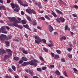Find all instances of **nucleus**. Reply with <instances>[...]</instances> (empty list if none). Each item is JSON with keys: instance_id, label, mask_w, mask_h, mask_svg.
I'll return each instance as SVG.
<instances>
[{"instance_id": "1", "label": "nucleus", "mask_w": 78, "mask_h": 78, "mask_svg": "<svg viewBox=\"0 0 78 78\" xmlns=\"http://www.w3.org/2000/svg\"><path fill=\"white\" fill-rule=\"evenodd\" d=\"M5 39L9 40V39H10V37H7L5 35L1 34L0 36V40L2 42H4L5 41Z\"/></svg>"}, {"instance_id": "2", "label": "nucleus", "mask_w": 78, "mask_h": 78, "mask_svg": "<svg viewBox=\"0 0 78 78\" xmlns=\"http://www.w3.org/2000/svg\"><path fill=\"white\" fill-rule=\"evenodd\" d=\"M37 60L36 59H34L31 61H29L28 63L30 66H36L37 64L36 62H37Z\"/></svg>"}, {"instance_id": "3", "label": "nucleus", "mask_w": 78, "mask_h": 78, "mask_svg": "<svg viewBox=\"0 0 78 78\" xmlns=\"http://www.w3.org/2000/svg\"><path fill=\"white\" fill-rule=\"evenodd\" d=\"M48 28L49 29V31L50 32H52L53 30V28L50 25L48 26Z\"/></svg>"}, {"instance_id": "4", "label": "nucleus", "mask_w": 78, "mask_h": 78, "mask_svg": "<svg viewBox=\"0 0 78 78\" xmlns=\"http://www.w3.org/2000/svg\"><path fill=\"white\" fill-rule=\"evenodd\" d=\"M6 51L8 53V54L10 56H11L12 55V51H11V50L10 49H7L6 50Z\"/></svg>"}, {"instance_id": "5", "label": "nucleus", "mask_w": 78, "mask_h": 78, "mask_svg": "<svg viewBox=\"0 0 78 78\" xmlns=\"http://www.w3.org/2000/svg\"><path fill=\"white\" fill-rule=\"evenodd\" d=\"M7 18L9 19L10 22H12L13 21H14V19H15V17H8Z\"/></svg>"}, {"instance_id": "6", "label": "nucleus", "mask_w": 78, "mask_h": 78, "mask_svg": "<svg viewBox=\"0 0 78 78\" xmlns=\"http://www.w3.org/2000/svg\"><path fill=\"white\" fill-rule=\"evenodd\" d=\"M42 39H39V40H35V42L37 44H40L41 42H42Z\"/></svg>"}, {"instance_id": "7", "label": "nucleus", "mask_w": 78, "mask_h": 78, "mask_svg": "<svg viewBox=\"0 0 78 78\" xmlns=\"http://www.w3.org/2000/svg\"><path fill=\"white\" fill-rule=\"evenodd\" d=\"M6 53V51L4 50L3 48H2L0 49V53H2V54H3V53Z\"/></svg>"}, {"instance_id": "8", "label": "nucleus", "mask_w": 78, "mask_h": 78, "mask_svg": "<svg viewBox=\"0 0 78 78\" xmlns=\"http://www.w3.org/2000/svg\"><path fill=\"white\" fill-rule=\"evenodd\" d=\"M29 73L30 75L31 76H33L34 74V72L33 71L30 70L29 71Z\"/></svg>"}, {"instance_id": "9", "label": "nucleus", "mask_w": 78, "mask_h": 78, "mask_svg": "<svg viewBox=\"0 0 78 78\" xmlns=\"http://www.w3.org/2000/svg\"><path fill=\"white\" fill-rule=\"evenodd\" d=\"M23 26L24 27V28H27V29H28V30H29L30 31H31V29H30V28H29V26H28V24L23 25Z\"/></svg>"}, {"instance_id": "10", "label": "nucleus", "mask_w": 78, "mask_h": 78, "mask_svg": "<svg viewBox=\"0 0 78 78\" xmlns=\"http://www.w3.org/2000/svg\"><path fill=\"white\" fill-rule=\"evenodd\" d=\"M32 10L31 9H26V12H28L29 14H31L32 13Z\"/></svg>"}, {"instance_id": "11", "label": "nucleus", "mask_w": 78, "mask_h": 78, "mask_svg": "<svg viewBox=\"0 0 78 78\" xmlns=\"http://www.w3.org/2000/svg\"><path fill=\"white\" fill-rule=\"evenodd\" d=\"M28 62H24L22 64V66H26L28 65Z\"/></svg>"}, {"instance_id": "12", "label": "nucleus", "mask_w": 78, "mask_h": 78, "mask_svg": "<svg viewBox=\"0 0 78 78\" xmlns=\"http://www.w3.org/2000/svg\"><path fill=\"white\" fill-rule=\"evenodd\" d=\"M11 6L12 7V9H14L15 8V4L13 3H12L10 4Z\"/></svg>"}, {"instance_id": "13", "label": "nucleus", "mask_w": 78, "mask_h": 78, "mask_svg": "<svg viewBox=\"0 0 78 78\" xmlns=\"http://www.w3.org/2000/svg\"><path fill=\"white\" fill-rule=\"evenodd\" d=\"M5 44L7 46H9V42L8 41H5Z\"/></svg>"}, {"instance_id": "14", "label": "nucleus", "mask_w": 78, "mask_h": 78, "mask_svg": "<svg viewBox=\"0 0 78 78\" xmlns=\"http://www.w3.org/2000/svg\"><path fill=\"white\" fill-rule=\"evenodd\" d=\"M32 22H33V25L34 26V25H37V22L36 21V20H33L32 21Z\"/></svg>"}, {"instance_id": "15", "label": "nucleus", "mask_w": 78, "mask_h": 78, "mask_svg": "<svg viewBox=\"0 0 78 78\" xmlns=\"http://www.w3.org/2000/svg\"><path fill=\"white\" fill-rule=\"evenodd\" d=\"M59 19L62 22H65V20L64 18L60 17L59 18Z\"/></svg>"}, {"instance_id": "16", "label": "nucleus", "mask_w": 78, "mask_h": 78, "mask_svg": "<svg viewBox=\"0 0 78 78\" xmlns=\"http://www.w3.org/2000/svg\"><path fill=\"white\" fill-rule=\"evenodd\" d=\"M52 15L54 17H57V15H56V14H55V12H53V11H52Z\"/></svg>"}, {"instance_id": "17", "label": "nucleus", "mask_w": 78, "mask_h": 78, "mask_svg": "<svg viewBox=\"0 0 78 78\" xmlns=\"http://www.w3.org/2000/svg\"><path fill=\"white\" fill-rule=\"evenodd\" d=\"M56 12H57V13H58V14H62V12H61V11L58 10V9H56L55 10Z\"/></svg>"}, {"instance_id": "18", "label": "nucleus", "mask_w": 78, "mask_h": 78, "mask_svg": "<svg viewBox=\"0 0 78 78\" xmlns=\"http://www.w3.org/2000/svg\"><path fill=\"white\" fill-rule=\"evenodd\" d=\"M22 59L23 61H27V58H26L25 57H22Z\"/></svg>"}, {"instance_id": "19", "label": "nucleus", "mask_w": 78, "mask_h": 78, "mask_svg": "<svg viewBox=\"0 0 78 78\" xmlns=\"http://www.w3.org/2000/svg\"><path fill=\"white\" fill-rule=\"evenodd\" d=\"M9 58V55H5V57L4 58V61H5L6 59H8Z\"/></svg>"}, {"instance_id": "20", "label": "nucleus", "mask_w": 78, "mask_h": 78, "mask_svg": "<svg viewBox=\"0 0 78 78\" xmlns=\"http://www.w3.org/2000/svg\"><path fill=\"white\" fill-rule=\"evenodd\" d=\"M21 22L23 24H26L27 21L26 20H21Z\"/></svg>"}, {"instance_id": "21", "label": "nucleus", "mask_w": 78, "mask_h": 78, "mask_svg": "<svg viewBox=\"0 0 78 78\" xmlns=\"http://www.w3.org/2000/svg\"><path fill=\"white\" fill-rule=\"evenodd\" d=\"M54 58L55 59H58V58H59V55L56 54L55 55Z\"/></svg>"}, {"instance_id": "22", "label": "nucleus", "mask_w": 78, "mask_h": 78, "mask_svg": "<svg viewBox=\"0 0 78 78\" xmlns=\"http://www.w3.org/2000/svg\"><path fill=\"white\" fill-rule=\"evenodd\" d=\"M13 59L14 60H15V61H18V60L19 59V58L17 57H15Z\"/></svg>"}, {"instance_id": "23", "label": "nucleus", "mask_w": 78, "mask_h": 78, "mask_svg": "<svg viewBox=\"0 0 78 78\" xmlns=\"http://www.w3.org/2000/svg\"><path fill=\"white\" fill-rule=\"evenodd\" d=\"M55 51L57 53H58V54H60V53L61 52V51L60 50H56Z\"/></svg>"}, {"instance_id": "24", "label": "nucleus", "mask_w": 78, "mask_h": 78, "mask_svg": "<svg viewBox=\"0 0 78 78\" xmlns=\"http://www.w3.org/2000/svg\"><path fill=\"white\" fill-rule=\"evenodd\" d=\"M18 3H20V5H22V4L23 3V2L21 0H17Z\"/></svg>"}, {"instance_id": "25", "label": "nucleus", "mask_w": 78, "mask_h": 78, "mask_svg": "<svg viewBox=\"0 0 78 78\" xmlns=\"http://www.w3.org/2000/svg\"><path fill=\"white\" fill-rule=\"evenodd\" d=\"M35 38L36 40H39V39H41V38H39V37L37 36H35Z\"/></svg>"}, {"instance_id": "26", "label": "nucleus", "mask_w": 78, "mask_h": 78, "mask_svg": "<svg viewBox=\"0 0 78 78\" xmlns=\"http://www.w3.org/2000/svg\"><path fill=\"white\" fill-rule=\"evenodd\" d=\"M6 29V27H2L1 30H2V31H3V30H5Z\"/></svg>"}, {"instance_id": "27", "label": "nucleus", "mask_w": 78, "mask_h": 78, "mask_svg": "<svg viewBox=\"0 0 78 78\" xmlns=\"http://www.w3.org/2000/svg\"><path fill=\"white\" fill-rule=\"evenodd\" d=\"M67 56L69 58H72V55H71V54H68L67 55Z\"/></svg>"}, {"instance_id": "28", "label": "nucleus", "mask_w": 78, "mask_h": 78, "mask_svg": "<svg viewBox=\"0 0 78 78\" xmlns=\"http://www.w3.org/2000/svg\"><path fill=\"white\" fill-rule=\"evenodd\" d=\"M13 25L15 27H18V25L16 23H13Z\"/></svg>"}, {"instance_id": "29", "label": "nucleus", "mask_w": 78, "mask_h": 78, "mask_svg": "<svg viewBox=\"0 0 78 78\" xmlns=\"http://www.w3.org/2000/svg\"><path fill=\"white\" fill-rule=\"evenodd\" d=\"M63 74L65 75V76H66V77H67V78H68V76L67 75V73H66V72L64 71Z\"/></svg>"}, {"instance_id": "30", "label": "nucleus", "mask_w": 78, "mask_h": 78, "mask_svg": "<svg viewBox=\"0 0 78 78\" xmlns=\"http://www.w3.org/2000/svg\"><path fill=\"white\" fill-rule=\"evenodd\" d=\"M38 19H40V20H45V18L44 17H41L40 18H38Z\"/></svg>"}, {"instance_id": "31", "label": "nucleus", "mask_w": 78, "mask_h": 78, "mask_svg": "<svg viewBox=\"0 0 78 78\" xmlns=\"http://www.w3.org/2000/svg\"><path fill=\"white\" fill-rule=\"evenodd\" d=\"M23 60H21L19 61V63L20 64H22V63H23Z\"/></svg>"}, {"instance_id": "32", "label": "nucleus", "mask_w": 78, "mask_h": 78, "mask_svg": "<svg viewBox=\"0 0 78 78\" xmlns=\"http://www.w3.org/2000/svg\"><path fill=\"white\" fill-rule=\"evenodd\" d=\"M37 70L38 72H41L42 71V69L40 68H37Z\"/></svg>"}, {"instance_id": "33", "label": "nucleus", "mask_w": 78, "mask_h": 78, "mask_svg": "<svg viewBox=\"0 0 78 78\" xmlns=\"http://www.w3.org/2000/svg\"><path fill=\"white\" fill-rule=\"evenodd\" d=\"M61 62H66V60L64 59V58H61Z\"/></svg>"}, {"instance_id": "34", "label": "nucleus", "mask_w": 78, "mask_h": 78, "mask_svg": "<svg viewBox=\"0 0 78 78\" xmlns=\"http://www.w3.org/2000/svg\"><path fill=\"white\" fill-rule=\"evenodd\" d=\"M23 3L22 4H20L21 5H22L23 6H28V5L27 4H23Z\"/></svg>"}, {"instance_id": "35", "label": "nucleus", "mask_w": 78, "mask_h": 78, "mask_svg": "<svg viewBox=\"0 0 78 78\" xmlns=\"http://www.w3.org/2000/svg\"><path fill=\"white\" fill-rule=\"evenodd\" d=\"M43 49L44 50V51H46V52L48 51V49H47V48H43Z\"/></svg>"}, {"instance_id": "36", "label": "nucleus", "mask_w": 78, "mask_h": 78, "mask_svg": "<svg viewBox=\"0 0 78 78\" xmlns=\"http://www.w3.org/2000/svg\"><path fill=\"white\" fill-rule=\"evenodd\" d=\"M45 17L46 19H48V20H50V17H48V16L47 15H46L45 16Z\"/></svg>"}, {"instance_id": "37", "label": "nucleus", "mask_w": 78, "mask_h": 78, "mask_svg": "<svg viewBox=\"0 0 78 78\" xmlns=\"http://www.w3.org/2000/svg\"><path fill=\"white\" fill-rule=\"evenodd\" d=\"M48 47H53L54 44H50L48 45Z\"/></svg>"}, {"instance_id": "38", "label": "nucleus", "mask_w": 78, "mask_h": 78, "mask_svg": "<svg viewBox=\"0 0 78 78\" xmlns=\"http://www.w3.org/2000/svg\"><path fill=\"white\" fill-rule=\"evenodd\" d=\"M12 68L13 70L14 71H16V67L14 66H12Z\"/></svg>"}, {"instance_id": "39", "label": "nucleus", "mask_w": 78, "mask_h": 78, "mask_svg": "<svg viewBox=\"0 0 78 78\" xmlns=\"http://www.w3.org/2000/svg\"><path fill=\"white\" fill-rule=\"evenodd\" d=\"M17 27L19 28H20V29H22V28H23V27L22 26L19 25H18V27Z\"/></svg>"}, {"instance_id": "40", "label": "nucleus", "mask_w": 78, "mask_h": 78, "mask_svg": "<svg viewBox=\"0 0 78 78\" xmlns=\"http://www.w3.org/2000/svg\"><path fill=\"white\" fill-rule=\"evenodd\" d=\"M13 21H14V22H15V23H18V22H19L18 20H17V19H16L15 18V19Z\"/></svg>"}, {"instance_id": "41", "label": "nucleus", "mask_w": 78, "mask_h": 78, "mask_svg": "<svg viewBox=\"0 0 78 78\" xmlns=\"http://www.w3.org/2000/svg\"><path fill=\"white\" fill-rule=\"evenodd\" d=\"M55 73L56 75H60V73L59 71H57L55 72Z\"/></svg>"}, {"instance_id": "42", "label": "nucleus", "mask_w": 78, "mask_h": 78, "mask_svg": "<svg viewBox=\"0 0 78 78\" xmlns=\"http://www.w3.org/2000/svg\"><path fill=\"white\" fill-rule=\"evenodd\" d=\"M39 58L40 59V60H41V61H44V59H43V58H42V56H40Z\"/></svg>"}, {"instance_id": "43", "label": "nucleus", "mask_w": 78, "mask_h": 78, "mask_svg": "<svg viewBox=\"0 0 78 78\" xmlns=\"http://www.w3.org/2000/svg\"><path fill=\"white\" fill-rule=\"evenodd\" d=\"M2 33H4V34H6L7 33V31L6 30H2Z\"/></svg>"}, {"instance_id": "44", "label": "nucleus", "mask_w": 78, "mask_h": 78, "mask_svg": "<svg viewBox=\"0 0 78 78\" xmlns=\"http://www.w3.org/2000/svg\"><path fill=\"white\" fill-rule=\"evenodd\" d=\"M14 11H16V12H19V9L17 8H16L13 9Z\"/></svg>"}, {"instance_id": "45", "label": "nucleus", "mask_w": 78, "mask_h": 78, "mask_svg": "<svg viewBox=\"0 0 78 78\" xmlns=\"http://www.w3.org/2000/svg\"><path fill=\"white\" fill-rule=\"evenodd\" d=\"M27 18L29 21H31V18H30V17L29 16H27Z\"/></svg>"}, {"instance_id": "46", "label": "nucleus", "mask_w": 78, "mask_h": 78, "mask_svg": "<svg viewBox=\"0 0 78 78\" xmlns=\"http://www.w3.org/2000/svg\"><path fill=\"white\" fill-rule=\"evenodd\" d=\"M72 48H69L67 49V50L68 51H72Z\"/></svg>"}, {"instance_id": "47", "label": "nucleus", "mask_w": 78, "mask_h": 78, "mask_svg": "<svg viewBox=\"0 0 78 78\" xmlns=\"http://www.w3.org/2000/svg\"><path fill=\"white\" fill-rule=\"evenodd\" d=\"M19 5L18 4H16L15 5V7H16V8H19Z\"/></svg>"}, {"instance_id": "48", "label": "nucleus", "mask_w": 78, "mask_h": 78, "mask_svg": "<svg viewBox=\"0 0 78 78\" xmlns=\"http://www.w3.org/2000/svg\"><path fill=\"white\" fill-rule=\"evenodd\" d=\"M23 53H24L25 54H27L28 53V52H27V51L25 50H23Z\"/></svg>"}, {"instance_id": "49", "label": "nucleus", "mask_w": 78, "mask_h": 78, "mask_svg": "<svg viewBox=\"0 0 78 78\" xmlns=\"http://www.w3.org/2000/svg\"><path fill=\"white\" fill-rule=\"evenodd\" d=\"M61 39H64L65 40H66V37L64 36H63L61 37Z\"/></svg>"}, {"instance_id": "50", "label": "nucleus", "mask_w": 78, "mask_h": 78, "mask_svg": "<svg viewBox=\"0 0 78 78\" xmlns=\"http://www.w3.org/2000/svg\"><path fill=\"white\" fill-rule=\"evenodd\" d=\"M42 70H45L47 69V67H44L42 68Z\"/></svg>"}, {"instance_id": "51", "label": "nucleus", "mask_w": 78, "mask_h": 78, "mask_svg": "<svg viewBox=\"0 0 78 78\" xmlns=\"http://www.w3.org/2000/svg\"><path fill=\"white\" fill-rule=\"evenodd\" d=\"M42 41L43 42V43H46L47 41H46V40L45 39H43L42 40Z\"/></svg>"}, {"instance_id": "52", "label": "nucleus", "mask_w": 78, "mask_h": 78, "mask_svg": "<svg viewBox=\"0 0 78 78\" xmlns=\"http://www.w3.org/2000/svg\"><path fill=\"white\" fill-rule=\"evenodd\" d=\"M60 20L59 19H57L56 20V21L57 22H58V23H60V21L59 20Z\"/></svg>"}, {"instance_id": "53", "label": "nucleus", "mask_w": 78, "mask_h": 78, "mask_svg": "<svg viewBox=\"0 0 78 78\" xmlns=\"http://www.w3.org/2000/svg\"><path fill=\"white\" fill-rule=\"evenodd\" d=\"M5 78H11V77L8 75H6L5 76Z\"/></svg>"}, {"instance_id": "54", "label": "nucleus", "mask_w": 78, "mask_h": 78, "mask_svg": "<svg viewBox=\"0 0 78 78\" xmlns=\"http://www.w3.org/2000/svg\"><path fill=\"white\" fill-rule=\"evenodd\" d=\"M54 34H55V35L56 36L58 35V33L56 32H54Z\"/></svg>"}, {"instance_id": "55", "label": "nucleus", "mask_w": 78, "mask_h": 78, "mask_svg": "<svg viewBox=\"0 0 78 78\" xmlns=\"http://www.w3.org/2000/svg\"><path fill=\"white\" fill-rule=\"evenodd\" d=\"M72 16H73V17H77V15L75 14H73Z\"/></svg>"}, {"instance_id": "56", "label": "nucleus", "mask_w": 78, "mask_h": 78, "mask_svg": "<svg viewBox=\"0 0 78 78\" xmlns=\"http://www.w3.org/2000/svg\"><path fill=\"white\" fill-rule=\"evenodd\" d=\"M2 8L3 10H4V11H5L6 10V9L5 8V7L4 6H2Z\"/></svg>"}, {"instance_id": "57", "label": "nucleus", "mask_w": 78, "mask_h": 78, "mask_svg": "<svg viewBox=\"0 0 78 78\" xmlns=\"http://www.w3.org/2000/svg\"><path fill=\"white\" fill-rule=\"evenodd\" d=\"M68 28V26L66 25L65 26V30H67V29Z\"/></svg>"}, {"instance_id": "58", "label": "nucleus", "mask_w": 78, "mask_h": 78, "mask_svg": "<svg viewBox=\"0 0 78 78\" xmlns=\"http://www.w3.org/2000/svg\"><path fill=\"white\" fill-rule=\"evenodd\" d=\"M74 7L75 8H78V6L76 5H74Z\"/></svg>"}, {"instance_id": "59", "label": "nucleus", "mask_w": 78, "mask_h": 78, "mask_svg": "<svg viewBox=\"0 0 78 78\" xmlns=\"http://www.w3.org/2000/svg\"><path fill=\"white\" fill-rule=\"evenodd\" d=\"M32 12L33 14H36V12H35V11H34V10H33V11H32Z\"/></svg>"}, {"instance_id": "60", "label": "nucleus", "mask_w": 78, "mask_h": 78, "mask_svg": "<svg viewBox=\"0 0 78 78\" xmlns=\"http://www.w3.org/2000/svg\"><path fill=\"white\" fill-rule=\"evenodd\" d=\"M8 71H9V72H11V71H12V69H11L9 68L8 69Z\"/></svg>"}, {"instance_id": "61", "label": "nucleus", "mask_w": 78, "mask_h": 78, "mask_svg": "<svg viewBox=\"0 0 78 78\" xmlns=\"http://www.w3.org/2000/svg\"><path fill=\"white\" fill-rule=\"evenodd\" d=\"M7 3H9L11 2V1L9 0H7Z\"/></svg>"}, {"instance_id": "62", "label": "nucleus", "mask_w": 78, "mask_h": 78, "mask_svg": "<svg viewBox=\"0 0 78 78\" xmlns=\"http://www.w3.org/2000/svg\"><path fill=\"white\" fill-rule=\"evenodd\" d=\"M37 28H38V29H39V30H42V29H41V28L40 27L38 26L37 27Z\"/></svg>"}, {"instance_id": "63", "label": "nucleus", "mask_w": 78, "mask_h": 78, "mask_svg": "<svg viewBox=\"0 0 78 78\" xmlns=\"http://www.w3.org/2000/svg\"><path fill=\"white\" fill-rule=\"evenodd\" d=\"M6 28L7 30H9V29H10V28L8 26H6Z\"/></svg>"}, {"instance_id": "64", "label": "nucleus", "mask_w": 78, "mask_h": 78, "mask_svg": "<svg viewBox=\"0 0 78 78\" xmlns=\"http://www.w3.org/2000/svg\"><path fill=\"white\" fill-rule=\"evenodd\" d=\"M51 54L52 55V57H54V56H55V54L53 53H51Z\"/></svg>"}]
</instances>
